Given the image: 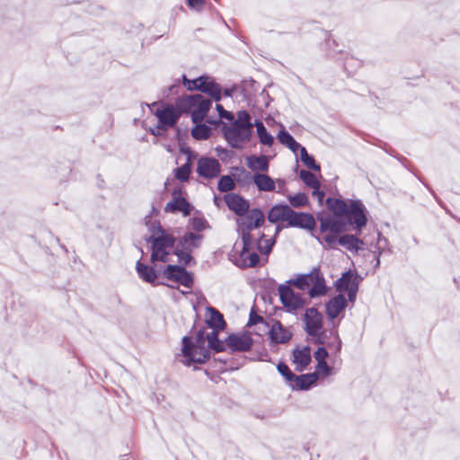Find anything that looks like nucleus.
<instances>
[{
  "label": "nucleus",
  "mask_w": 460,
  "mask_h": 460,
  "mask_svg": "<svg viewBox=\"0 0 460 460\" xmlns=\"http://www.w3.org/2000/svg\"><path fill=\"white\" fill-rule=\"evenodd\" d=\"M237 220L238 232L242 236L243 249L240 257L247 267H254L259 261L257 252H254L255 235L254 231L264 223L265 216L261 209L253 208L248 211Z\"/></svg>",
  "instance_id": "1"
},
{
  "label": "nucleus",
  "mask_w": 460,
  "mask_h": 460,
  "mask_svg": "<svg viewBox=\"0 0 460 460\" xmlns=\"http://www.w3.org/2000/svg\"><path fill=\"white\" fill-rule=\"evenodd\" d=\"M182 362L190 366L191 364H204L210 357L209 349L205 346L203 332L199 331L195 339V342L191 338L183 337L182 339Z\"/></svg>",
  "instance_id": "2"
},
{
  "label": "nucleus",
  "mask_w": 460,
  "mask_h": 460,
  "mask_svg": "<svg viewBox=\"0 0 460 460\" xmlns=\"http://www.w3.org/2000/svg\"><path fill=\"white\" fill-rule=\"evenodd\" d=\"M300 290H307L310 297H317L326 293V285L323 276L319 269L314 268L307 274L298 275L296 279L287 281Z\"/></svg>",
  "instance_id": "3"
},
{
  "label": "nucleus",
  "mask_w": 460,
  "mask_h": 460,
  "mask_svg": "<svg viewBox=\"0 0 460 460\" xmlns=\"http://www.w3.org/2000/svg\"><path fill=\"white\" fill-rule=\"evenodd\" d=\"M152 243L151 260L153 262L160 261H170V254L174 247V237L163 230L160 226L154 232L148 240Z\"/></svg>",
  "instance_id": "4"
},
{
  "label": "nucleus",
  "mask_w": 460,
  "mask_h": 460,
  "mask_svg": "<svg viewBox=\"0 0 460 460\" xmlns=\"http://www.w3.org/2000/svg\"><path fill=\"white\" fill-rule=\"evenodd\" d=\"M203 235L192 232L186 233L180 240L175 250L179 263L187 265L192 259L190 253L199 248L202 243Z\"/></svg>",
  "instance_id": "5"
},
{
  "label": "nucleus",
  "mask_w": 460,
  "mask_h": 460,
  "mask_svg": "<svg viewBox=\"0 0 460 460\" xmlns=\"http://www.w3.org/2000/svg\"><path fill=\"white\" fill-rule=\"evenodd\" d=\"M184 103L190 110L193 123L202 122L212 104L209 99H206L199 93L187 96L184 100Z\"/></svg>",
  "instance_id": "6"
},
{
  "label": "nucleus",
  "mask_w": 460,
  "mask_h": 460,
  "mask_svg": "<svg viewBox=\"0 0 460 460\" xmlns=\"http://www.w3.org/2000/svg\"><path fill=\"white\" fill-rule=\"evenodd\" d=\"M223 133L228 144L232 147L239 149L250 141L252 130L249 129L248 127H241L232 123L230 126H224Z\"/></svg>",
  "instance_id": "7"
},
{
  "label": "nucleus",
  "mask_w": 460,
  "mask_h": 460,
  "mask_svg": "<svg viewBox=\"0 0 460 460\" xmlns=\"http://www.w3.org/2000/svg\"><path fill=\"white\" fill-rule=\"evenodd\" d=\"M291 285H280L278 288L281 304L288 313H294L304 307L305 298L302 294L295 292Z\"/></svg>",
  "instance_id": "8"
},
{
  "label": "nucleus",
  "mask_w": 460,
  "mask_h": 460,
  "mask_svg": "<svg viewBox=\"0 0 460 460\" xmlns=\"http://www.w3.org/2000/svg\"><path fill=\"white\" fill-rule=\"evenodd\" d=\"M163 275L168 280L182 285L188 290L181 291L182 294H190L193 285V277L182 266L168 265L163 271Z\"/></svg>",
  "instance_id": "9"
},
{
  "label": "nucleus",
  "mask_w": 460,
  "mask_h": 460,
  "mask_svg": "<svg viewBox=\"0 0 460 460\" xmlns=\"http://www.w3.org/2000/svg\"><path fill=\"white\" fill-rule=\"evenodd\" d=\"M197 173L205 179H213L219 175L221 164L216 158L202 156L198 160Z\"/></svg>",
  "instance_id": "10"
},
{
  "label": "nucleus",
  "mask_w": 460,
  "mask_h": 460,
  "mask_svg": "<svg viewBox=\"0 0 460 460\" xmlns=\"http://www.w3.org/2000/svg\"><path fill=\"white\" fill-rule=\"evenodd\" d=\"M305 330L308 335L316 337L323 329V316L314 307L306 309L305 315Z\"/></svg>",
  "instance_id": "11"
},
{
  "label": "nucleus",
  "mask_w": 460,
  "mask_h": 460,
  "mask_svg": "<svg viewBox=\"0 0 460 460\" xmlns=\"http://www.w3.org/2000/svg\"><path fill=\"white\" fill-rule=\"evenodd\" d=\"M356 230H360L367 224L366 208L360 200H351L346 215Z\"/></svg>",
  "instance_id": "12"
},
{
  "label": "nucleus",
  "mask_w": 460,
  "mask_h": 460,
  "mask_svg": "<svg viewBox=\"0 0 460 460\" xmlns=\"http://www.w3.org/2000/svg\"><path fill=\"white\" fill-rule=\"evenodd\" d=\"M164 210L170 213L181 212L183 216H188L190 214L191 206L181 197V190H173L172 199L166 204Z\"/></svg>",
  "instance_id": "13"
},
{
  "label": "nucleus",
  "mask_w": 460,
  "mask_h": 460,
  "mask_svg": "<svg viewBox=\"0 0 460 460\" xmlns=\"http://www.w3.org/2000/svg\"><path fill=\"white\" fill-rule=\"evenodd\" d=\"M288 226L312 231L315 226V220L311 214L299 213L291 209Z\"/></svg>",
  "instance_id": "14"
},
{
  "label": "nucleus",
  "mask_w": 460,
  "mask_h": 460,
  "mask_svg": "<svg viewBox=\"0 0 460 460\" xmlns=\"http://www.w3.org/2000/svg\"><path fill=\"white\" fill-rule=\"evenodd\" d=\"M155 114L158 119V128L165 129L168 127H172L179 119V115L172 105H168L161 110H156Z\"/></svg>",
  "instance_id": "15"
},
{
  "label": "nucleus",
  "mask_w": 460,
  "mask_h": 460,
  "mask_svg": "<svg viewBox=\"0 0 460 460\" xmlns=\"http://www.w3.org/2000/svg\"><path fill=\"white\" fill-rule=\"evenodd\" d=\"M226 342L232 351L238 352L248 351L252 346V340L248 335L231 334Z\"/></svg>",
  "instance_id": "16"
},
{
  "label": "nucleus",
  "mask_w": 460,
  "mask_h": 460,
  "mask_svg": "<svg viewBox=\"0 0 460 460\" xmlns=\"http://www.w3.org/2000/svg\"><path fill=\"white\" fill-rule=\"evenodd\" d=\"M269 337L270 342L274 345L284 344L290 341L292 332L285 328L280 322L277 321L272 324L269 332Z\"/></svg>",
  "instance_id": "17"
},
{
  "label": "nucleus",
  "mask_w": 460,
  "mask_h": 460,
  "mask_svg": "<svg viewBox=\"0 0 460 460\" xmlns=\"http://www.w3.org/2000/svg\"><path fill=\"white\" fill-rule=\"evenodd\" d=\"M225 201L228 208L238 216H243L249 210V203L240 195L229 193L225 196Z\"/></svg>",
  "instance_id": "18"
},
{
  "label": "nucleus",
  "mask_w": 460,
  "mask_h": 460,
  "mask_svg": "<svg viewBox=\"0 0 460 460\" xmlns=\"http://www.w3.org/2000/svg\"><path fill=\"white\" fill-rule=\"evenodd\" d=\"M359 279L351 270L344 272L336 281L335 286L337 291L342 293L349 291L353 288H358Z\"/></svg>",
  "instance_id": "19"
},
{
  "label": "nucleus",
  "mask_w": 460,
  "mask_h": 460,
  "mask_svg": "<svg viewBox=\"0 0 460 460\" xmlns=\"http://www.w3.org/2000/svg\"><path fill=\"white\" fill-rule=\"evenodd\" d=\"M347 306V300L342 294H339L326 304V314L330 319L336 318Z\"/></svg>",
  "instance_id": "20"
},
{
  "label": "nucleus",
  "mask_w": 460,
  "mask_h": 460,
  "mask_svg": "<svg viewBox=\"0 0 460 460\" xmlns=\"http://www.w3.org/2000/svg\"><path fill=\"white\" fill-rule=\"evenodd\" d=\"M252 181L259 191L270 192L276 190L275 180L264 172L253 173Z\"/></svg>",
  "instance_id": "21"
},
{
  "label": "nucleus",
  "mask_w": 460,
  "mask_h": 460,
  "mask_svg": "<svg viewBox=\"0 0 460 460\" xmlns=\"http://www.w3.org/2000/svg\"><path fill=\"white\" fill-rule=\"evenodd\" d=\"M291 209L292 208L288 205H275L270 208L268 214V220L271 223H278L279 221L288 223Z\"/></svg>",
  "instance_id": "22"
},
{
  "label": "nucleus",
  "mask_w": 460,
  "mask_h": 460,
  "mask_svg": "<svg viewBox=\"0 0 460 460\" xmlns=\"http://www.w3.org/2000/svg\"><path fill=\"white\" fill-rule=\"evenodd\" d=\"M293 363L296 366V370L303 371L311 362V352L308 347L302 349H296L293 351Z\"/></svg>",
  "instance_id": "23"
},
{
  "label": "nucleus",
  "mask_w": 460,
  "mask_h": 460,
  "mask_svg": "<svg viewBox=\"0 0 460 460\" xmlns=\"http://www.w3.org/2000/svg\"><path fill=\"white\" fill-rule=\"evenodd\" d=\"M246 165L255 172H266L269 170V159L266 155H251L246 158Z\"/></svg>",
  "instance_id": "24"
},
{
  "label": "nucleus",
  "mask_w": 460,
  "mask_h": 460,
  "mask_svg": "<svg viewBox=\"0 0 460 460\" xmlns=\"http://www.w3.org/2000/svg\"><path fill=\"white\" fill-rule=\"evenodd\" d=\"M317 381V374H305L296 376L290 384L292 389L307 390L310 386Z\"/></svg>",
  "instance_id": "25"
},
{
  "label": "nucleus",
  "mask_w": 460,
  "mask_h": 460,
  "mask_svg": "<svg viewBox=\"0 0 460 460\" xmlns=\"http://www.w3.org/2000/svg\"><path fill=\"white\" fill-rule=\"evenodd\" d=\"M319 221H320L319 231L322 234H324L327 232L341 233L342 231L341 223L334 217H321L319 219Z\"/></svg>",
  "instance_id": "26"
},
{
  "label": "nucleus",
  "mask_w": 460,
  "mask_h": 460,
  "mask_svg": "<svg viewBox=\"0 0 460 460\" xmlns=\"http://www.w3.org/2000/svg\"><path fill=\"white\" fill-rule=\"evenodd\" d=\"M275 243V238H265L264 234H261L260 232L256 233L255 235V245H254V252L256 250L261 253L269 254Z\"/></svg>",
  "instance_id": "27"
},
{
  "label": "nucleus",
  "mask_w": 460,
  "mask_h": 460,
  "mask_svg": "<svg viewBox=\"0 0 460 460\" xmlns=\"http://www.w3.org/2000/svg\"><path fill=\"white\" fill-rule=\"evenodd\" d=\"M328 208L338 217H343L348 214L349 204L339 199L328 198L326 199Z\"/></svg>",
  "instance_id": "28"
},
{
  "label": "nucleus",
  "mask_w": 460,
  "mask_h": 460,
  "mask_svg": "<svg viewBox=\"0 0 460 460\" xmlns=\"http://www.w3.org/2000/svg\"><path fill=\"white\" fill-rule=\"evenodd\" d=\"M339 244L351 252H358L362 249L363 241L353 234H344L339 238Z\"/></svg>",
  "instance_id": "29"
},
{
  "label": "nucleus",
  "mask_w": 460,
  "mask_h": 460,
  "mask_svg": "<svg viewBox=\"0 0 460 460\" xmlns=\"http://www.w3.org/2000/svg\"><path fill=\"white\" fill-rule=\"evenodd\" d=\"M202 93L209 94L215 101L218 102L221 99V87L216 84L210 77L205 76V81L202 84L200 90Z\"/></svg>",
  "instance_id": "30"
},
{
  "label": "nucleus",
  "mask_w": 460,
  "mask_h": 460,
  "mask_svg": "<svg viewBox=\"0 0 460 460\" xmlns=\"http://www.w3.org/2000/svg\"><path fill=\"white\" fill-rule=\"evenodd\" d=\"M136 269L139 278L147 283H154L157 279V274L155 270L150 266H147L140 261H137Z\"/></svg>",
  "instance_id": "31"
},
{
  "label": "nucleus",
  "mask_w": 460,
  "mask_h": 460,
  "mask_svg": "<svg viewBox=\"0 0 460 460\" xmlns=\"http://www.w3.org/2000/svg\"><path fill=\"white\" fill-rule=\"evenodd\" d=\"M206 323L213 330H222L226 324L223 315L212 307L208 308Z\"/></svg>",
  "instance_id": "32"
},
{
  "label": "nucleus",
  "mask_w": 460,
  "mask_h": 460,
  "mask_svg": "<svg viewBox=\"0 0 460 460\" xmlns=\"http://www.w3.org/2000/svg\"><path fill=\"white\" fill-rule=\"evenodd\" d=\"M191 172V153L188 152L187 162L174 171L175 177L181 181H188Z\"/></svg>",
  "instance_id": "33"
},
{
  "label": "nucleus",
  "mask_w": 460,
  "mask_h": 460,
  "mask_svg": "<svg viewBox=\"0 0 460 460\" xmlns=\"http://www.w3.org/2000/svg\"><path fill=\"white\" fill-rule=\"evenodd\" d=\"M255 126H256V130H257V134H258L260 142L264 146H271L274 142V138L267 131L263 123L261 121H256Z\"/></svg>",
  "instance_id": "34"
},
{
  "label": "nucleus",
  "mask_w": 460,
  "mask_h": 460,
  "mask_svg": "<svg viewBox=\"0 0 460 460\" xmlns=\"http://www.w3.org/2000/svg\"><path fill=\"white\" fill-rule=\"evenodd\" d=\"M278 139L283 146L288 147L293 152H296L300 147V145L286 130L279 131L278 135Z\"/></svg>",
  "instance_id": "35"
},
{
  "label": "nucleus",
  "mask_w": 460,
  "mask_h": 460,
  "mask_svg": "<svg viewBox=\"0 0 460 460\" xmlns=\"http://www.w3.org/2000/svg\"><path fill=\"white\" fill-rule=\"evenodd\" d=\"M196 126L191 129V136L197 140H206L210 137L211 128L205 124L195 123Z\"/></svg>",
  "instance_id": "36"
},
{
  "label": "nucleus",
  "mask_w": 460,
  "mask_h": 460,
  "mask_svg": "<svg viewBox=\"0 0 460 460\" xmlns=\"http://www.w3.org/2000/svg\"><path fill=\"white\" fill-rule=\"evenodd\" d=\"M301 180L313 190L320 189L321 183L317 177L311 172L306 170H301L299 172Z\"/></svg>",
  "instance_id": "37"
},
{
  "label": "nucleus",
  "mask_w": 460,
  "mask_h": 460,
  "mask_svg": "<svg viewBox=\"0 0 460 460\" xmlns=\"http://www.w3.org/2000/svg\"><path fill=\"white\" fill-rule=\"evenodd\" d=\"M325 234L321 239L320 237H316L318 242L322 243L324 242V247L330 248V249H335L337 247V244H339V238L338 234L339 233H333V232H327L324 233Z\"/></svg>",
  "instance_id": "38"
},
{
  "label": "nucleus",
  "mask_w": 460,
  "mask_h": 460,
  "mask_svg": "<svg viewBox=\"0 0 460 460\" xmlns=\"http://www.w3.org/2000/svg\"><path fill=\"white\" fill-rule=\"evenodd\" d=\"M290 205L296 208H304L308 205V197L302 192L296 193V195H290L288 197Z\"/></svg>",
  "instance_id": "39"
},
{
  "label": "nucleus",
  "mask_w": 460,
  "mask_h": 460,
  "mask_svg": "<svg viewBox=\"0 0 460 460\" xmlns=\"http://www.w3.org/2000/svg\"><path fill=\"white\" fill-rule=\"evenodd\" d=\"M233 124H237V126H241V127H248V128L252 129V130L253 128V123L252 122V118L246 111H238L237 117L234 120Z\"/></svg>",
  "instance_id": "40"
},
{
  "label": "nucleus",
  "mask_w": 460,
  "mask_h": 460,
  "mask_svg": "<svg viewBox=\"0 0 460 460\" xmlns=\"http://www.w3.org/2000/svg\"><path fill=\"white\" fill-rule=\"evenodd\" d=\"M234 187V181L229 175H224L218 181L217 188L221 192L233 190Z\"/></svg>",
  "instance_id": "41"
},
{
  "label": "nucleus",
  "mask_w": 460,
  "mask_h": 460,
  "mask_svg": "<svg viewBox=\"0 0 460 460\" xmlns=\"http://www.w3.org/2000/svg\"><path fill=\"white\" fill-rule=\"evenodd\" d=\"M205 81V76H199L194 80H189L183 75V84L188 90H201L202 84Z\"/></svg>",
  "instance_id": "42"
},
{
  "label": "nucleus",
  "mask_w": 460,
  "mask_h": 460,
  "mask_svg": "<svg viewBox=\"0 0 460 460\" xmlns=\"http://www.w3.org/2000/svg\"><path fill=\"white\" fill-rule=\"evenodd\" d=\"M277 369L279 372V374L283 376L290 385L295 377V374L292 373L288 366L285 363L280 362L278 364Z\"/></svg>",
  "instance_id": "43"
},
{
  "label": "nucleus",
  "mask_w": 460,
  "mask_h": 460,
  "mask_svg": "<svg viewBox=\"0 0 460 460\" xmlns=\"http://www.w3.org/2000/svg\"><path fill=\"white\" fill-rule=\"evenodd\" d=\"M313 374H317V377L319 376L326 377L332 375V367L328 366L326 361L318 362L315 367V372Z\"/></svg>",
  "instance_id": "44"
},
{
  "label": "nucleus",
  "mask_w": 460,
  "mask_h": 460,
  "mask_svg": "<svg viewBox=\"0 0 460 460\" xmlns=\"http://www.w3.org/2000/svg\"><path fill=\"white\" fill-rule=\"evenodd\" d=\"M191 229L200 232L206 227V221L203 218L193 217L190 221Z\"/></svg>",
  "instance_id": "45"
},
{
  "label": "nucleus",
  "mask_w": 460,
  "mask_h": 460,
  "mask_svg": "<svg viewBox=\"0 0 460 460\" xmlns=\"http://www.w3.org/2000/svg\"><path fill=\"white\" fill-rule=\"evenodd\" d=\"M217 110L218 111L219 117L222 119H226L229 121H232L234 119V116L232 112L227 111L224 109V107L221 104H217Z\"/></svg>",
  "instance_id": "46"
},
{
  "label": "nucleus",
  "mask_w": 460,
  "mask_h": 460,
  "mask_svg": "<svg viewBox=\"0 0 460 460\" xmlns=\"http://www.w3.org/2000/svg\"><path fill=\"white\" fill-rule=\"evenodd\" d=\"M328 357V351L325 348L320 347L315 352H314V358L318 362L326 361V358Z\"/></svg>",
  "instance_id": "47"
},
{
  "label": "nucleus",
  "mask_w": 460,
  "mask_h": 460,
  "mask_svg": "<svg viewBox=\"0 0 460 460\" xmlns=\"http://www.w3.org/2000/svg\"><path fill=\"white\" fill-rule=\"evenodd\" d=\"M303 164L309 169H312L314 171H320V165L315 163L313 156H310L307 160L303 162Z\"/></svg>",
  "instance_id": "48"
},
{
  "label": "nucleus",
  "mask_w": 460,
  "mask_h": 460,
  "mask_svg": "<svg viewBox=\"0 0 460 460\" xmlns=\"http://www.w3.org/2000/svg\"><path fill=\"white\" fill-rule=\"evenodd\" d=\"M258 323H263V318L261 316L256 314L255 313L252 312L250 314L248 325H254V324H257Z\"/></svg>",
  "instance_id": "49"
},
{
  "label": "nucleus",
  "mask_w": 460,
  "mask_h": 460,
  "mask_svg": "<svg viewBox=\"0 0 460 460\" xmlns=\"http://www.w3.org/2000/svg\"><path fill=\"white\" fill-rule=\"evenodd\" d=\"M219 330H213L211 332H208L207 334V341H208V347L212 344V343H215L216 341H217L218 338H217V332Z\"/></svg>",
  "instance_id": "50"
},
{
  "label": "nucleus",
  "mask_w": 460,
  "mask_h": 460,
  "mask_svg": "<svg viewBox=\"0 0 460 460\" xmlns=\"http://www.w3.org/2000/svg\"><path fill=\"white\" fill-rule=\"evenodd\" d=\"M209 348H211L212 349H214L215 351L217 352H219V351H222L225 349V344L220 341L219 340H217V341H216L215 343H212Z\"/></svg>",
  "instance_id": "51"
},
{
  "label": "nucleus",
  "mask_w": 460,
  "mask_h": 460,
  "mask_svg": "<svg viewBox=\"0 0 460 460\" xmlns=\"http://www.w3.org/2000/svg\"><path fill=\"white\" fill-rule=\"evenodd\" d=\"M209 348H211L212 349H214L215 351L217 352H219V351H222L225 349V344L220 341L219 340H217V341H216L215 343H212Z\"/></svg>",
  "instance_id": "52"
},
{
  "label": "nucleus",
  "mask_w": 460,
  "mask_h": 460,
  "mask_svg": "<svg viewBox=\"0 0 460 460\" xmlns=\"http://www.w3.org/2000/svg\"><path fill=\"white\" fill-rule=\"evenodd\" d=\"M298 149L300 150V158L302 162H305L311 156L310 155H308L305 147L300 146Z\"/></svg>",
  "instance_id": "53"
},
{
  "label": "nucleus",
  "mask_w": 460,
  "mask_h": 460,
  "mask_svg": "<svg viewBox=\"0 0 460 460\" xmlns=\"http://www.w3.org/2000/svg\"><path fill=\"white\" fill-rule=\"evenodd\" d=\"M298 149L300 150V158L302 162H305L311 156L310 155H308L305 147L300 146Z\"/></svg>",
  "instance_id": "54"
},
{
  "label": "nucleus",
  "mask_w": 460,
  "mask_h": 460,
  "mask_svg": "<svg viewBox=\"0 0 460 460\" xmlns=\"http://www.w3.org/2000/svg\"><path fill=\"white\" fill-rule=\"evenodd\" d=\"M313 196L316 197L319 202L322 203L324 197V192L320 190V189L313 190Z\"/></svg>",
  "instance_id": "55"
},
{
  "label": "nucleus",
  "mask_w": 460,
  "mask_h": 460,
  "mask_svg": "<svg viewBox=\"0 0 460 460\" xmlns=\"http://www.w3.org/2000/svg\"><path fill=\"white\" fill-rule=\"evenodd\" d=\"M358 289V288H352V289H351V290L347 291V293H348V296H349V300L350 302H352V303H353V302L355 301V299H356V296H357Z\"/></svg>",
  "instance_id": "56"
},
{
  "label": "nucleus",
  "mask_w": 460,
  "mask_h": 460,
  "mask_svg": "<svg viewBox=\"0 0 460 460\" xmlns=\"http://www.w3.org/2000/svg\"><path fill=\"white\" fill-rule=\"evenodd\" d=\"M275 181H276V186L278 185V187H279L278 192L282 193L283 188H284V186L286 184L285 180H283V179H277V180H275Z\"/></svg>",
  "instance_id": "57"
},
{
  "label": "nucleus",
  "mask_w": 460,
  "mask_h": 460,
  "mask_svg": "<svg viewBox=\"0 0 460 460\" xmlns=\"http://www.w3.org/2000/svg\"><path fill=\"white\" fill-rule=\"evenodd\" d=\"M188 4L191 8H197L201 5L203 0H187Z\"/></svg>",
  "instance_id": "58"
},
{
  "label": "nucleus",
  "mask_w": 460,
  "mask_h": 460,
  "mask_svg": "<svg viewBox=\"0 0 460 460\" xmlns=\"http://www.w3.org/2000/svg\"><path fill=\"white\" fill-rule=\"evenodd\" d=\"M280 231H281V226L279 225H278L275 227V236L278 235Z\"/></svg>",
  "instance_id": "59"
},
{
  "label": "nucleus",
  "mask_w": 460,
  "mask_h": 460,
  "mask_svg": "<svg viewBox=\"0 0 460 460\" xmlns=\"http://www.w3.org/2000/svg\"><path fill=\"white\" fill-rule=\"evenodd\" d=\"M161 129H162V128H158L156 127V130L153 129V130H152V133H153L154 135H161V131H160Z\"/></svg>",
  "instance_id": "60"
},
{
  "label": "nucleus",
  "mask_w": 460,
  "mask_h": 460,
  "mask_svg": "<svg viewBox=\"0 0 460 460\" xmlns=\"http://www.w3.org/2000/svg\"><path fill=\"white\" fill-rule=\"evenodd\" d=\"M341 341H339V345H338V349H341Z\"/></svg>",
  "instance_id": "61"
},
{
  "label": "nucleus",
  "mask_w": 460,
  "mask_h": 460,
  "mask_svg": "<svg viewBox=\"0 0 460 460\" xmlns=\"http://www.w3.org/2000/svg\"><path fill=\"white\" fill-rule=\"evenodd\" d=\"M348 66H349V64H348V63H345V64H344L345 69H347Z\"/></svg>",
  "instance_id": "62"
},
{
  "label": "nucleus",
  "mask_w": 460,
  "mask_h": 460,
  "mask_svg": "<svg viewBox=\"0 0 460 460\" xmlns=\"http://www.w3.org/2000/svg\"><path fill=\"white\" fill-rule=\"evenodd\" d=\"M226 95H228V96L230 95V93L227 90L226 91Z\"/></svg>",
  "instance_id": "63"
},
{
  "label": "nucleus",
  "mask_w": 460,
  "mask_h": 460,
  "mask_svg": "<svg viewBox=\"0 0 460 460\" xmlns=\"http://www.w3.org/2000/svg\"><path fill=\"white\" fill-rule=\"evenodd\" d=\"M379 242L381 241V234H378Z\"/></svg>",
  "instance_id": "64"
}]
</instances>
